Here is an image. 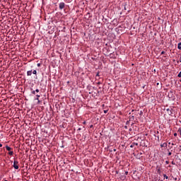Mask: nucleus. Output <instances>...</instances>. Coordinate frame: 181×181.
I'll return each mask as SVG.
<instances>
[{
    "label": "nucleus",
    "instance_id": "1",
    "mask_svg": "<svg viewBox=\"0 0 181 181\" xmlns=\"http://www.w3.org/2000/svg\"><path fill=\"white\" fill-rule=\"evenodd\" d=\"M18 163H19V162H18L17 160H14L13 162V168L14 169H19V165H18Z\"/></svg>",
    "mask_w": 181,
    "mask_h": 181
},
{
    "label": "nucleus",
    "instance_id": "2",
    "mask_svg": "<svg viewBox=\"0 0 181 181\" xmlns=\"http://www.w3.org/2000/svg\"><path fill=\"white\" fill-rule=\"evenodd\" d=\"M65 4L64 3L62 2L59 4V9H64Z\"/></svg>",
    "mask_w": 181,
    "mask_h": 181
},
{
    "label": "nucleus",
    "instance_id": "3",
    "mask_svg": "<svg viewBox=\"0 0 181 181\" xmlns=\"http://www.w3.org/2000/svg\"><path fill=\"white\" fill-rule=\"evenodd\" d=\"M6 151H8V152L12 151V148L9 147L8 146H6Z\"/></svg>",
    "mask_w": 181,
    "mask_h": 181
},
{
    "label": "nucleus",
    "instance_id": "4",
    "mask_svg": "<svg viewBox=\"0 0 181 181\" xmlns=\"http://www.w3.org/2000/svg\"><path fill=\"white\" fill-rule=\"evenodd\" d=\"M167 145H168V144H167L166 142H164L163 144H160V146H161V148H163V147H166Z\"/></svg>",
    "mask_w": 181,
    "mask_h": 181
},
{
    "label": "nucleus",
    "instance_id": "5",
    "mask_svg": "<svg viewBox=\"0 0 181 181\" xmlns=\"http://www.w3.org/2000/svg\"><path fill=\"white\" fill-rule=\"evenodd\" d=\"M27 76H32V70L27 71Z\"/></svg>",
    "mask_w": 181,
    "mask_h": 181
},
{
    "label": "nucleus",
    "instance_id": "6",
    "mask_svg": "<svg viewBox=\"0 0 181 181\" xmlns=\"http://www.w3.org/2000/svg\"><path fill=\"white\" fill-rule=\"evenodd\" d=\"M120 179L122 180H124L125 179V175L124 174H122V175L120 176Z\"/></svg>",
    "mask_w": 181,
    "mask_h": 181
},
{
    "label": "nucleus",
    "instance_id": "7",
    "mask_svg": "<svg viewBox=\"0 0 181 181\" xmlns=\"http://www.w3.org/2000/svg\"><path fill=\"white\" fill-rule=\"evenodd\" d=\"M177 48H178V49H181V42H179V44L177 45Z\"/></svg>",
    "mask_w": 181,
    "mask_h": 181
},
{
    "label": "nucleus",
    "instance_id": "8",
    "mask_svg": "<svg viewBox=\"0 0 181 181\" xmlns=\"http://www.w3.org/2000/svg\"><path fill=\"white\" fill-rule=\"evenodd\" d=\"M36 97H37V100L38 103H40V100H39V98L40 97V95H37Z\"/></svg>",
    "mask_w": 181,
    "mask_h": 181
},
{
    "label": "nucleus",
    "instance_id": "9",
    "mask_svg": "<svg viewBox=\"0 0 181 181\" xmlns=\"http://www.w3.org/2000/svg\"><path fill=\"white\" fill-rule=\"evenodd\" d=\"M8 155H10V156H12L13 155V151H9Z\"/></svg>",
    "mask_w": 181,
    "mask_h": 181
},
{
    "label": "nucleus",
    "instance_id": "10",
    "mask_svg": "<svg viewBox=\"0 0 181 181\" xmlns=\"http://www.w3.org/2000/svg\"><path fill=\"white\" fill-rule=\"evenodd\" d=\"M122 175L127 176V175H128V171H126L125 173H122Z\"/></svg>",
    "mask_w": 181,
    "mask_h": 181
},
{
    "label": "nucleus",
    "instance_id": "11",
    "mask_svg": "<svg viewBox=\"0 0 181 181\" xmlns=\"http://www.w3.org/2000/svg\"><path fill=\"white\" fill-rule=\"evenodd\" d=\"M163 177H165L166 180H168V177L165 173L163 174Z\"/></svg>",
    "mask_w": 181,
    "mask_h": 181
},
{
    "label": "nucleus",
    "instance_id": "12",
    "mask_svg": "<svg viewBox=\"0 0 181 181\" xmlns=\"http://www.w3.org/2000/svg\"><path fill=\"white\" fill-rule=\"evenodd\" d=\"M124 11H128V8H127V4L124 5Z\"/></svg>",
    "mask_w": 181,
    "mask_h": 181
},
{
    "label": "nucleus",
    "instance_id": "13",
    "mask_svg": "<svg viewBox=\"0 0 181 181\" xmlns=\"http://www.w3.org/2000/svg\"><path fill=\"white\" fill-rule=\"evenodd\" d=\"M178 132L180 133V137H181V127H180V128L178 129Z\"/></svg>",
    "mask_w": 181,
    "mask_h": 181
},
{
    "label": "nucleus",
    "instance_id": "14",
    "mask_svg": "<svg viewBox=\"0 0 181 181\" xmlns=\"http://www.w3.org/2000/svg\"><path fill=\"white\" fill-rule=\"evenodd\" d=\"M37 71H36V70H34V71H33V74H37Z\"/></svg>",
    "mask_w": 181,
    "mask_h": 181
},
{
    "label": "nucleus",
    "instance_id": "15",
    "mask_svg": "<svg viewBox=\"0 0 181 181\" xmlns=\"http://www.w3.org/2000/svg\"><path fill=\"white\" fill-rule=\"evenodd\" d=\"M96 77H100V72H98V73H97Z\"/></svg>",
    "mask_w": 181,
    "mask_h": 181
},
{
    "label": "nucleus",
    "instance_id": "16",
    "mask_svg": "<svg viewBox=\"0 0 181 181\" xmlns=\"http://www.w3.org/2000/svg\"><path fill=\"white\" fill-rule=\"evenodd\" d=\"M31 93H32V94H34V95L36 94V91L35 90H33Z\"/></svg>",
    "mask_w": 181,
    "mask_h": 181
},
{
    "label": "nucleus",
    "instance_id": "17",
    "mask_svg": "<svg viewBox=\"0 0 181 181\" xmlns=\"http://www.w3.org/2000/svg\"><path fill=\"white\" fill-rule=\"evenodd\" d=\"M178 76H179V78H181V72H180V73L178 74Z\"/></svg>",
    "mask_w": 181,
    "mask_h": 181
},
{
    "label": "nucleus",
    "instance_id": "18",
    "mask_svg": "<svg viewBox=\"0 0 181 181\" xmlns=\"http://www.w3.org/2000/svg\"><path fill=\"white\" fill-rule=\"evenodd\" d=\"M108 112V110H104V113L107 114Z\"/></svg>",
    "mask_w": 181,
    "mask_h": 181
},
{
    "label": "nucleus",
    "instance_id": "19",
    "mask_svg": "<svg viewBox=\"0 0 181 181\" xmlns=\"http://www.w3.org/2000/svg\"><path fill=\"white\" fill-rule=\"evenodd\" d=\"M35 93H39V89H36Z\"/></svg>",
    "mask_w": 181,
    "mask_h": 181
},
{
    "label": "nucleus",
    "instance_id": "20",
    "mask_svg": "<svg viewBox=\"0 0 181 181\" xmlns=\"http://www.w3.org/2000/svg\"><path fill=\"white\" fill-rule=\"evenodd\" d=\"M161 54H165V51H161Z\"/></svg>",
    "mask_w": 181,
    "mask_h": 181
},
{
    "label": "nucleus",
    "instance_id": "21",
    "mask_svg": "<svg viewBox=\"0 0 181 181\" xmlns=\"http://www.w3.org/2000/svg\"><path fill=\"white\" fill-rule=\"evenodd\" d=\"M140 115H143V111H140Z\"/></svg>",
    "mask_w": 181,
    "mask_h": 181
},
{
    "label": "nucleus",
    "instance_id": "22",
    "mask_svg": "<svg viewBox=\"0 0 181 181\" xmlns=\"http://www.w3.org/2000/svg\"><path fill=\"white\" fill-rule=\"evenodd\" d=\"M174 136H177V133H174Z\"/></svg>",
    "mask_w": 181,
    "mask_h": 181
},
{
    "label": "nucleus",
    "instance_id": "23",
    "mask_svg": "<svg viewBox=\"0 0 181 181\" xmlns=\"http://www.w3.org/2000/svg\"><path fill=\"white\" fill-rule=\"evenodd\" d=\"M168 156H172V153H168Z\"/></svg>",
    "mask_w": 181,
    "mask_h": 181
},
{
    "label": "nucleus",
    "instance_id": "24",
    "mask_svg": "<svg viewBox=\"0 0 181 181\" xmlns=\"http://www.w3.org/2000/svg\"><path fill=\"white\" fill-rule=\"evenodd\" d=\"M0 148H2V144H0Z\"/></svg>",
    "mask_w": 181,
    "mask_h": 181
},
{
    "label": "nucleus",
    "instance_id": "25",
    "mask_svg": "<svg viewBox=\"0 0 181 181\" xmlns=\"http://www.w3.org/2000/svg\"><path fill=\"white\" fill-rule=\"evenodd\" d=\"M40 64H37V66L40 67Z\"/></svg>",
    "mask_w": 181,
    "mask_h": 181
},
{
    "label": "nucleus",
    "instance_id": "26",
    "mask_svg": "<svg viewBox=\"0 0 181 181\" xmlns=\"http://www.w3.org/2000/svg\"><path fill=\"white\" fill-rule=\"evenodd\" d=\"M98 85L101 84V82H98Z\"/></svg>",
    "mask_w": 181,
    "mask_h": 181
},
{
    "label": "nucleus",
    "instance_id": "27",
    "mask_svg": "<svg viewBox=\"0 0 181 181\" xmlns=\"http://www.w3.org/2000/svg\"><path fill=\"white\" fill-rule=\"evenodd\" d=\"M134 156H136L135 153H133Z\"/></svg>",
    "mask_w": 181,
    "mask_h": 181
},
{
    "label": "nucleus",
    "instance_id": "28",
    "mask_svg": "<svg viewBox=\"0 0 181 181\" xmlns=\"http://www.w3.org/2000/svg\"><path fill=\"white\" fill-rule=\"evenodd\" d=\"M141 160V158H138L137 161H139Z\"/></svg>",
    "mask_w": 181,
    "mask_h": 181
},
{
    "label": "nucleus",
    "instance_id": "29",
    "mask_svg": "<svg viewBox=\"0 0 181 181\" xmlns=\"http://www.w3.org/2000/svg\"><path fill=\"white\" fill-rule=\"evenodd\" d=\"M80 130H81V128H79V129H78V131H80Z\"/></svg>",
    "mask_w": 181,
    "mask_h": 181
},
{
    "label": "nucleus",
    "instance_id": "30",
    "mask_svg": "<svg viewBox=\"0 0 181 181\" xmlns=\"http://www.w3.org/2000/svg\"><path fill=\"white\" fill-rule=\"evenodd\" d=\"M172 145H175V144H174V143H173V144H172Z\"/></svg>",
    "mask_w": 181,
    "mask_h": 181
},
{
    "label": "nucleus",
    "instance_id": "31",
    "mask_svg": "<svg viewBox=\"0 0 181 181\" xmlns=\"http://www.w3.org/2000/svg\"><path fill=\"white\" fill-rule=\"evenodd\" d=\"M114 151H115H115H116V150H115V149H114Z\"/></svg>",
    "mask_w": 181,
    "mask_h": 181
},
{
    "label": "nucleus",
    "instance_id": "32",
    "mask_svg": "<svg viewBox=\"0 0 181 181\" xmlns=\"http://www.w3.org/2000/svg\"><path fill=\"white\" fill-rule=\"evenodd\" d=\"M180 122L181 123V120L180 121Z\"/></svg>",
    "mask_w": 181,
    "mask_h": 181
},
{
    "label": "nucleus",
    "instance_id": "33",
    "mask_svg": "<svg viewBox=\"0 0 181 181\" xmlns=\"http://www.w3.org/2000/svg\"><path fill=\"white\" fill-rule=\"evenodd\" d=\"M180 81H181V79H180Z\"/></svg>",
    "mask_w": 181,
    "mask_h": 181
}]
</instances>
